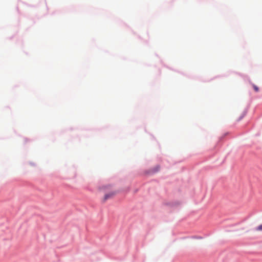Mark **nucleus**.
Returning a JSON list of instances; mask_svg holds the SVG:
<instances>
[{
  "instance_id": "20e7f679",
  "label": "nucleus",
  "mask_w": 262,
  "mask_h": 262,
  "mask_svg": "<svg viewBox=\"0 0 262 262\" xmlns=\"http://www.w3.org/2000/svg\"><path fill=\"white\" fill-rule=\"evenodd\" d=\"M244 116V115H243L238 120H240L242 118H243Z\"/></svg>"
},
{
  "instance_id": "f03ea898",
  "label": "nucleus",
  "mask_w": 262,
  "mask_h": 262,
  "mask_svg": "<svg viewBox=\"0 0 262 262\" xmlns=\"http://www.w3.org/2000/svg\"><path fill=\"white\" fill-rule=\"evenodd\" d=\"M252 86H253V88L254 90H255V91L258 92L259 91V89L256 85L253 84Z\"/></svg>"
},
{
  "instance_id": "f257e3e1",
  "label": "nucleus",
  "mask_w": 262,
  "mask_h": 262,
  "mask_svg": "<svg viewBox=\"0 0 262 262\" xmlns=\"http://www.w3.org/2000/svg\"><path fill=\"white\" fill-rule=\"evenodd\" d=\"M115 195V193L114 192H111V193H108V194H106L104 196V201H106V200L111 198V197H112L113 196H114Z\"/></svg>"
},
{
  "instance_id": "7ed1b4c3",
  "label": "nucleus",
  "mask_w": 262,
  "mask_h": 262,
  "mask_svg": "<svg viewBox=\"0 0 262 262\" xmlns=\"http://www.w3.org/2000/svg\"><path fill=\"white\" fill-rule=\"evenodd\" d=\"M256 231H262V224H261V225H260L259 226H258L256 228Z\"/></svg>"
}]
</instances>
